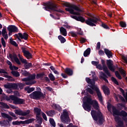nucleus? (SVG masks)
I'll use <instances>...</instances> for the list:
<instances>
[{"mask_svg":"<svg viewBox=\"0 0 127 127\" xmlns=\"http://www.w3.org/2000/svg\"><path fill=\"white\" fill-rule=\"evenodd\" d=\"M22 50L23 53H24V57H26L27 59H31L32 58V55L28 51L26 50V49L25 48L22 47L21 48Z\"/></svg>","mask_w":127,"mask_h":127,"instance_id":"obj_17","label":"nucleus"},{"mask_svg":"<svg viewBox=\"0 0 127 127\" xmlns=\"http://www.w3.org/2000/svg\"><path fill=\"white\" fill-rule=\"evenodd\" d=\"M91 73L93 74V79L91 80L90 78L87 77L86 78V81L88 84L91 85H89V86L92 88V90H95V91H96L100 103L103 104V97H102V94L101 93V92H100V89L98 88V87L96 85H95V81H97L98 77L95 76H96L95 72H92Z\"/></svg>","mask_w":127,"mask_h":127,"instance_id":"obj_3","label":"nucleus"},{"mask_svg":"<svg viewBox=\"0 0 127 127\" xmlns=\"http://www.w3.org/2000/svg\"><path fill=\"white\" fill-rule=\"evenodd\" d=\"M17 88L19 87L21 89H23V87L25 86V84L23 83H19V84H17Z\"/></svg>","mask_w":127,"mask_h":127,"instance_id":"obj_44","label":"nucleus"},{"mask_svg":"<svg viewBox=\"0 0 127 127\" xmlns=\"http://www.w3.org/2000/svg\"><path fill=\"white\" fill-rule=\"evenodd\" d=\"M80 41L81 43H85V42L86 41V39L84 38H80Z\"/></svg>","mask_w":127,"mask_h":127,"instance_id":"obj_54","label":"nucleus"},{"mask_svg":"<svg viewBox=\"0 0 127 127\" xmlns=\"http://www.w3.org/2000/svg\"><path fill=\"white\" fill-rule=\"evenodd\" d=\"M15 114L17 115L18 116H27V115H29L30 113V111L27 110L26 111H22L20 109H16L14 111Z\"/></svg>","mask_w":127,"mask_h":127,"instance_id":"obj_14","label":"nucleus"},{"mask_svg":"<svg viewBox=\"0 0 127 127\" xmlns=\"http://www.w3.org/2000/svg\"><path fill=\"white\" fill-rule=\"evenodd\" d=\"M115 75L118 79L120 80H121L122 79V76H121V74H120V73H119V71H116L115 72Z\"/></svg>","mask_w":127,"mask_h":127,"instance_id":"obj_43","label":"nucleus"},{"mask_svg":"<svg viewBox=\"0 0 127 127\" xmlns=\"http://www.w3.org/2000/svg\"><path fill=\"white\" fill-rule=\"evenodd\" d=\"M47 8L49 9H51V10H53V11H57V9L56 8V7H55L51 3H48Z\"/></svg>","mask_w":127,"mask_h":127,"instance_id":"obj_21","label":"nucleus"},{"mask_svg":"<svg viewBox=\"0 0 127 127\" xmlns=\"http://www.w3.org/2000/svg\"><path fill=\"white\" fill-rule=\"evenodd\" d=\"M87 91L88 92V93H90V94H91V95H93V94H94V91H93V90H92L90 88H88L87 89Z\"/></svg>","mask_w":127,"mask_h":127,"instance_id":"obj_50","label":"nucleus"},{"mask_svg":"<svg viewBox=\"0 0 127 127\" xmlns=\"http://www.w3.org/2000/svg\"><path fill=\"white\" fill-rule=\"evenodd\" d=\"M6 93H7V94H11V93L12 92V89H7L6 91Z\"/></svg>","mask_w":127,"mask_h":127,"instance_id":"obj_59","label":"nucleus"},{"mask_svg":"<svg viewBox=\"0 0 127 127\" xmlns=\"http://www.w3.org/2000/svg\"><path fill=\"white\" fill-rule=\"evenodd\" d=\"M100 48H101V43H100V42H99L97 43L96 49L99 50V49H100Z\"/></svg>","mask_w":127,"mask_h":127,"instance_id":"obj_57","label":"nucleus"},{"mask_svg":"<svg viewBox=\"0 0 127 127\" xmlns=\"http://www.w3.org/2000/svg\"><path fill=\"white\" fill-rule=\"evenodd\" d=\"M1 116H2V118H3V119H8V121L9 122H11V121H12V117H10V116L8 115V114L1 113Z\"/></svg>","mask_w":127,"mask_h":127,"instance_id":"obj_19","label":"nucleus"},{"mask_svg":"<svg viewBox=\"0 0 127 127\" xmlns=\"http://www.w3.org/2000/svg\"><path fill=\"white\" fill-rule=\"evenodd\" d=\"M6 63L7 64H8V65H9V68L10 70H18V67L14 65L12 66V64L10 61H7Z\"/></svg>","mask_w":127,"mask_h":127,"instance_id":"obj_24","label":"nucleus"},{"mask_svg":"<svg viewBox=\"0 0 127 127\" xmlns=\"http://www.w3.org/2000/svg\"><path fill=\"white\" fill-rule=\"evenodd\" d=\"M58 38L59 40H60L61 43H64V42H66V39L61 35L59 36Z\"/></svg>","mask_w":127,"mask_h":127,"instance_id":"obj_35","label":"nucleus"},{"mask_svg":"<svg viewBox=\"0 0 127 127\" xmlns=\"http://www.w3.org/2000/svg\"><path fill=\"white\" fill-rule=\"evenodd\" d=\"M103 66L101 64H98L96 66V68L97 69H99V70H103V71L107 74L108 76L109 77H111V73L108 70V67H107V66L105 65V64L104 63V61H102Z\"/></svg>","mask_w":127,"mask_h":127,"instance_id":"obj_11","label":"nucleus"},{"mask_svg":"<svg viewBox=\"0 0 127 127\" xmlns=\"http://www.w3.org/2000/svg\"><path fill=\"white\" fill-rule=\"evenodd\" d=\"M70 35H71L72 37H77V35H78L77 33L75 32H70Z\"/></svg>","mask_w":127,"mask_h":127,"instance_id":"obj_46","label":"nucleus"},{"mask_svg":"<svg viewBox=\"0 0 127 127\" xmlns=\"http://www.w3.org/2000/svg\"><path fill=\"white\" fill-rule=\"evenodd\" d=\"M99 62H96V61H92L91 62V64L92 65H94V66H97L98 64H99Z\"/></svg>","mask_w":127,"mask_h":127,"instance_id":"obj_52","label":"nucleus"},{"mask_svg":"<svg viewBox=\"0 0 127 127\" xmlns=\"http://www.w3.org/2000/svg\"><path fill=\"white\" fill-rule=\"evenodd\" d=\"M46 90H47V91H52V88L50 87H45Z\"/></svg>","mask_w":127,"mask_h":127,"instance_id":"obj_62","label":"nucleus"},{"mask_svg":"<svg viewBox=\"0 0 127 127\" xmlns=\"http://www.w3.org/2000/svg\"><path fill=\"white\" fill-rule=\"evenodd\" d=\"M102 26L103 27V28H105V29H109V26L105 23L102 24Z\"/></svg>","mask_w":127,"mask_h":127,"instance_id":"obj_53","label":"nucleus"},{"mask_svg":"<svg viewBox=\"0 0 127 127\" xmlns=\"http://www.w3.org/2000/svg\"><path fill=\"white\" fill-rule=\"evenodd\" d=\"M34 90H35V88H34V87L30 88L29 87H26L25 88V90L27 91V93H28L29 94H30L31 92H33Z\"/></svg>","mask_w":127,"mask_h":127,"instance_id":"obj_30","label":"nucleus"},{"mask_svg":"<svg viewBox=\"0 0 127 127\" xmlns=\"http://www.w3.org/2000/svg\"><path fill=\"white\" fill-rule=\"evenodd\" d=\"M61 34L64 36H67V30L63 27H61L60 28Z\"/></svg>","mask_w":127,"mask_h":127,"instance_id":"obj_23","label":"nucleus"},{"mask_svg":"<svg viewBox=\"0 0 127 127\" xmlns=\"http://www.w3.org/2000/svg\"><path fill=\"white\" fill-rule=\"evenodd\" d=\"M91 115L94 121H98L99 120V125L103 124L104 119L103 118V115H102L101 112L98 111L97 112L95 110H92L91 111Z\"/></svg>","mask_w":127,"mask_h":127,"instance_id":"obj_6","label":"nucleus"},{"mask_svg":"<svg viewBox=\"0 0 127 127\" xmlns=\"http://www.w3.org/2000/svg\"><path fill=\"white\" fill-rule=\"evenodd\" d=\"M17 84L16 83H7L4 85L6 89H11L12 90H16L17 89Z\"/></svg>","mask_w":127,"mask_h":127,"instance_id":"obj_16","label":"nucleus"},{"mask_svg":"<svg viewBox=\"0 0 127 127\" xmlns=\"http://www.w3.org/2000/svg\"><path fill=\"white\" fill-rule=\"evenodd\" d=\"M10 43L13 45L14 46H15L16 47H17V44H16V42H15L13 40H12V38L10 39Z\"/></svg>","mask_w":127,"mask_h":127,"instance_id":"obj_41","label":"nucleus"},{"mask_svg":"<svg viewBox=\"0 0 127 127\" xmlns=\"http://www.w3.org/2000/svg\"><path fill=\"white\" fill-rule=\"evenodd\" d=\"M36 75L35 74H32L29 75V77H26L23 78L22 81H23L26 82V85H33V84H35L36 81L34 80L35 79Z\"/></svg>","mask_w":127,"mask_h":127,"instance_id":"obj_8","label":"nucleus"},{"mask_svg":"<svg viewBox=\"0 0 127 127\" xmlns=\"http://www.w3.org/2000/svg\"><path fill=\"white\" fill-rule=\"evenodd\" d=\"M11 74H12L13 76H14L15 77H19V76H20L19 72L15 71H12Z\"/></svg>","mask_w":127,"mask_h":127,"instance_id":"obj_37","label":"nucleus"},{"mask_svg":"<svg viewBox=\"0 0 127 127\" xmlns=\"http://www.w3.org/2000/svg\"><path fill=\"white\" fill-rule=\"evenodd\" d=\"M8 31H12V32H17L18 29L15 26L11 25L7 28Z\"/></svg>","mask_w":127,"mask_h":127,"instance_id":"obj_20","label":"nucleus"},{"mask_svg":"<svg viewBox=\"0 0 127 127\" xmlns=\"http://www.w3.org/2000/svg\"><path fill=\"white\" fill-rule=\"evenodd\" d=\"M36 120L38 124H39L40 125L42 124V118L40 117V115L36 116Z\"/></svg>","mask_w":127,"mask_h":127,"instance_id":"obj_33","label":"nucleus"},{"mask_svg":"<svg viewBox=\"0 0 127 127\" xmlns=\"http://www.w3.org/2000/svg\"><path fill=\"white\" fill-rule=\"evenodd\" d=\"M71 17L78 21H81V22H84V21H85V23L90 26H96L95 23L98 22V21L99 20V19L96 17L88 18L86 20H85V18L82 16L77 17L75 15H71Z\"/></svg>","mask_w":127,"mask_h":127,"instance_id":"obj_4","label":"nucleus"},{"mask_svg":"<svg viewBox=\"0 0 127 127\" xmlns=\"http://www.w3.org/2000/svg\"><path fill=\"white\" fill-rule=\"evenodd\" d=\"M9 114L12 117H13V118H14L15 120H17V117H16V116H15V114H14V113L11 112H9Z\"/></svg>","mask_w":127,"mask_h":127,"instance_id":"obj_45","label":"nucleus"},{"mask_svg":"<svg viewBox=\"0 0 127 127\" xmlns=\"http://www.w3.org/2000/svg\"><path fill=\"white\" fill-rule=\"evenodd\" d=\"M62 77H63L64 79L67 78V74H65V73H62L61 74Z\"/></svg>","mask_w":127,"mask_h":127,"instance_id":"obj_64","label":"nucleus"},{"mask_svg":"<svg viewBox=\"0 0 127 127\" xmlns=\"http://www.w3.org/2000/svg\"><path fill=\"white\" fill-rule=\"evenodd\" d=\"M83 102V104L82 105V107L85 111L91 112L92 106H93V108H94L95 110H99V109H100L99 104H98V102L96 100H92L91 97L87 96L84 97Z\"/></svg>","mask_w":127,"mask_h":127,"instance_id":"obj_1","label":"nucleus"},{"mask_svg":"<svg viewBox=\"0 0 127 127\" xmlns=\"http://www.w3.org/2000/svg\"><path fill=\"white\" fill-rule=\"evenodd\" d=\"M8 124H9V121H8V120H3L0 121V126H1V127H5L7 126Z\"/></svg>","mask_w":127,"mask_h":127,"instance_id":"obj_26","label":"nucleus"},{"mask_svg":"<svg viewBox=\"0 0 127 127\" xmlns=\"http://www.w3.org/2000/svg\"><path fill=\"white\" fill-rule=\"evenodd\" d=\"M34 110L35 113H36V116H40V113H41V109L35 108Z\"/></svg>","mask_w":127,"mask_h":127,"instance_id":"obj_34","label":"nucleus"},{"mask_svg":"<svg viewBox=\"0 0 127 127\" xmlns=\"http://www.w3.org/2000/svg\"><path fill=\"white\" fill-rule=\"evenodd\" d=\"M120 25L121 27H126L127 24L125 22L121 21L120 22Z\"/></svg>","mask_w":127,"mask_h":127,"instance_id":"obj_49","label":"nucleus"},{"mask_svg":"<svg viewBox=\"0 0 127 127\" xmlns=\"http://www.w3.org/2000/svg\"><path fill=\"white\" fill-rule=\"evenodd\" d=\"M17 56L20 60V61H21V63H23V64H24V67L25 68V69H29V68H30V67H31L32 66V64L31 63H27V61H26V60L24 59L23 58V57H22V56H21V55H20V54H18Z\"/></svg>","mask_w":127,"mask_h":127,"instance_id":"obj_10","label":"nucleus"},{"mask_svg":"<svg viewBox=\"0 0 127 127\" xmlns=\"http://www.w3.org/2000/svg\"><path fill=\"white\" fill-rule=\"evenodd\" d=\"M34 120L33 119H29L25 121H20V124H22V125H25V124H31L32 122H33Z\"/></svg>","mask_w":127,"mask_h":127,"instance_id":"obj_27","label":"nucleus"},{"mask_svg":"<svg viewBox=\"0 0 127 127\" xmlns=\"http://www.w3.org/2000/svg\"><path fill=\"white\" fill-rule=\"evenodd\" d=\"M62 122L64 124H69L70 122V119L68 116V112L67 110H64L63 114L61 116Z\"/></svg>","mask_w":127,"mask_h":127,"instance_id":"obj_9","label":"nucleus"},{"mask_svg":"<svg viewBox=\"0 0 127 127\" xmlns=\"http://www.w3.org/2000/svg\"><path fill=\"white\" fill-rule=\"evenodd\" d=\"M90 53H91V49L88 48L85 51H84L83 55L84 57H87L88 55H90Z\"/></svg>","mask_w":127,"mask_h":127,"instance_id":"obj_32","label":"nucleus"},{"mask_svg":"<svg viewBox=\"0 0 127 127\" xmlns=\"http://www.w3.org/2000/svg\"><path fill=\"white\" fill-rule=\"evenodd\" d=\"M42 96H43V93H41L40 91H34L29 95L30 98H31V99H34V100H38L40 99Z\"/></svg>","mask_w":127,"mask_h":127,"instance_id":"obj_12","label":"nucleus"},{"mask_svg":"<svg viewBox=\"0 0 127 127\" xmlns=\"http://www.w3.org/2000/svg\"><path fill=\"white\" fill-rule=\"evenodd\" d=\"M5 78H7V81H14V79L11 76L8 75L7 74L4 75Z\"/></svg>","mask_w":127,"mask_h":127,"instance_id":"obj_38","label":"nucleus"},{"mask_svg":"<svg viewBox=\"0 0 127 127\" xmlns=\"http://www.w3.org/2000/svg\"><path fill=\"white\" fill-rule=\"evenodd\" d=\"M107 64L109 69L112 72H115L116 68L115 67V66L113 65V62L112 60H108L107 61Z\"/></svg>","mask_w":127,"mask_h":127,"instance_id":"obj_18","label":"nucleus"},{"mask_svg":"<svg viewBox=\"0 0 127 127\" xmlns=\"http://www.w3.org/2000/svg\"><path fill=\"white\" fill-rule=\"evenodd\" d=\"M64 27H65V28H67L68 29H70L72 27H71L69 25H64Z\"/></svg>","mask_w":127,"mask_h":127,"instance_id":"obj_63","label":"nucleus"},{"mask_svg":"<svg viewBox=\"0 0 127 127\" xmlns=\"http://www.w3.org/2000/svg\"><path fill=\"white\" fill-rule=\"evenodd\" d=\"M49 122L52 127H56V124L55 123V121H54V120L53 119H50Z\"/></svg>","mask_w":127,"mask_h":127,"instance_id":"obj_36","label":"nucleus"},{"mask_svg":"<svg viewBox=\"0 0 127 127\" xmlns=\"http://www.w3.org/2000/svg\"><path fill=\"white\" fill-rule=\"evenodd\" d=\"M6 100L7 101H10V100L13 101V103L15 105H21L24 104V102H25L24 99L18 98L14 95L9 96V97L6 98Z\"/></svg>","mask_w":127,"mask_h":127,"instance_id":"obj_7","label":"nucleus"},{"mask_svg":"<svg viewBox=\"0 0 127 127\" xmlns=\"http://www.w3.org/2000/svg\"><path fill=\"white\" fill-rule=\"evenodd\" d=\"M47 115H48L49 117H52V112L49 111L47 112Z\"/></svg>","mask_w":127,"mask_h":127,"instance_id":"obj_61","label":"nucleus"},{"mask_svg":"<svg viewBox=\"0 0 127 127\" xmlns=\"http://www.w3.org/2000/svg\"><path fill=\"white\" fill-rule=\"evenodd\" d=\"M1 43L3 47H5L6 44H5V41H4V39L3 38H1Z\"/></svg>","mask_w":127,"mask_h":127,"instance_id":"obj_47","label":"nucleus"},{"mask_svg":"<svg viewBox=\"0 0 127 127\" xmlns=\"http://www.w3.org/2000/svg\"><path fill=\"white\" fill-rule=\"evenodd\" d=\"M104 51L105 52V54H106L108 58H111V57L113 56V54L112 53L111 51L108 49H105Z\"/></svg>","mask_w":127,"mask_h":127,"instance_id":"obj_29","label":"nucleus"},{"mask_svg":"<svg viewBox=\"0 0 127 127\" xmlns=\"http://www.w3.org/2000/svg\"><path fill=\"white\" fill-rule=\"evenodd\" d=\"M111 80L116 84V85H119V82H118V80H117V79L114 77H112Z\"/></svg>","mask_w":127,"mask_h":127,"instance_id":"obj_48","label":"nucleus"},{"mask_svg":"<svg viewBox=\"0 0 127 127\" xmlns=\"http://www.w3.org/2000/svg\"><path fill=\"white\" fill-rule=\"evenodd\" d=\"M65 73L67 74L69 76H72V75H73V70L70 68H66L65 70Z\"/></svg>","mask_w":127,"mask_h":127,"instance_id":"obj_31","label":"nucleus"},{"mask_svg":"<svg viewBox=\"0 0 127 127\" xmlns=\"http://www.w3.org/2000/svg\"><path fill=\"white\" fill-rule=\"evenodd\" d=\"M102 89L105 95H109L110 94V90L109 89V88H108V87L104 85L102 87Z\"/></svg>","mask_w":127,"mask_h":127,"instance_id":"obj_28","label":"nucleus"},{"mask_svg":"<svg viewBox=\"0 0 127 127\" xmlns=\"http://www.w3.org/2000/svg\"><path fill=\"white\" fill-rule=\"evenodd\" d=\"M42 115L44 120H45V121H47V117H46V115L44 114V113H42Z\"/></svg>","mask_w":127,"mask_h":127,"instance_id":"obj_56","label":"nucleus"},{"mask_svg":"<svg viewBox=\"0 0 127 127\" xmlns=\"http://www.w3.org/2000/svg\"><path fill=\"white\" fill-rule=\"evenodd\" d=\"M23 75H24L25 77H27L28 76H29V73L26 71H24L23 73Z\"/></svg>","mask_w":127,"mask_h":127,"instance_id":"obj_55","label":"nucleus"},{"mask_svg":"<svg viewBox=\"0 0 127 127\" xmlns=\"http://www.w3.org/2000/svg\"><path fill=\"white\" fill-rule=\"evenodd\" d=\"M9 56L12 62H16L18 65H20V64H21V63H20L19 59H18V58H17V55H16V54H9Z\"/></svg>","mask_w":127,"mask_h":127,"instance_id":"obj_13","label":"nucleus"},{"mask_svg":"<svg viewBox=\"0 0 127 127\" xmlns=\"http://www.w3.org/2000/svg\"><path fill=\"white\" fill-rule=\"evenodd\" d=\"M100 79H103L105 82L108 83V79H107V75H106V74H105L103 71H101L100 72Z\"/></svg>","mask_w":127,"mask_h":127,"instance_id":"obj_22","label":"nucleus"},{"mask_svg":"<svg viewBox=\"0 0 127 127\" xmlns=\"http://www.w3.org/2000/svg\"><path fill=\"white\" fill-rule=\"evenodd\" d=\"M2 35L3 37L6 40L8 38V36L7 35V32H6V29L3 28L2 30Z\"/></svg>","mask_w":127,"mask_h":127,"instance_id":"obj_25","label":"nucleus"},{"mask_svg":"<svg viewBox=\"0 0 127 127\" xmlns=\"http://www.w3.org/2000/svg\"><path fill=\"white\" fill-rule=\"evenodd\" d=\"M113 112V116L115 117V120L118 123L117 127H124V122L121 121V118L119 116L123 117V120L125 122H127V113L125 111H122L121 112L117 110L116 107H112Z\"/></svg>","mask_w":127,"mask_h":127,"instance_id":"obj_2","label":"nucleus"},{"mask_svg":"<svg viewBox=\"0 0 127 127\" xmlns=\"http://www.w3.org/2000/svg\"><path fill=\"white\" fill-rule=\"evenodd\" d=\"M15 36L18 38L19 40L21 39H24L25 40H27V38H28V35L26 33H24L23 34L19 33L18 34H15Z\"/></svg>","mask_w":127,"mask_h":127,"instance_id":"obj_15","label":"nucleus"},{"mask_svg":"<svg viewBox=\"0 0 127 127\" xmlns=\"http://www.w3.org/2000/svg\"><path fill=\"white\" fill-rule=\"evenodd\" d=\"M12 125L14 126H19V125H20V123L18 121H13L12 122Z\"/></svg>","mask_w":127,"mask_h":127,"instance_id":"obj_51","label":"nucleus"},{"mask_svg":"<svg viewBox=\"0 0 127 127\" xmlns=\"http://www.w3.org/2000/svg\"><path fill=\"white\" fill-rule=\"evenodd\" d=\"M0 105H1V106H2V107L3 108H5V109H9V106H8V105H7V104L3 103V102H0Z\"/></svg>","mask_w":127,"mask_h":127,"instance_id":"obj_39","label":"nucleus"},{"mask_svg":"<svg viewBox=\"0 0 127 127\" xmlns=\"http://www.w3.org/2000/svg\"><path fill=\"white\" fill-rule=\"evenodd\" d=\"M49 78L50 79L51 81H55V76H54L52 73L49 74Z\"/></svg>","mask_w":127,"mask_h":127,"instance_id":"obj_40","label":"nucleus"},{"mask_svg":"<svg viewBox=\"0 0 127 127\" xmlns=\"http://www.w3.org/2000/svg\"><path fill=\"white\" fill-rule=\"evenodd\" d=\"M14 95H15V96H16L17 97H19V92L18 91H14Z\"/></svg>","mask_w":127,"mask_h":127,"instance_id":"obj_60","label":"nucleus"},{"mask_svg":"<svg viewBox=\"0 0 127 127\" xmlns=\"http://www.w3.org/2000/svg\"><path fill=\"white\" fill-rule=\"evenodd\" d=\"M119 72L122 75H123V76H124V77H126V72L124 71V69H123V68H120Z\"/></svg>","mask_w":127,"mask_h":127,"instance_id":"obj_42","label":"nucleus"},{"mask_svg":"<svg viewBox=\"0 0 127 127\" xmlns=\"http://www.w3.org/2000/svg\"><path fill=\"white\" fill-rule=\"evenodd\" d=\"M0 73H3V74H7L6 71L2 69H0Z\"/></svg>","mask_w":127,"mask_h":127,"instance_id":"obj_58","label":"nucleus"},{"mask_svg":"<svg viewBox=\"0 0 127 127\" xmlns=\"http://www.w3.org/2000/svg\"><path fill=\"white\" fill-rule=\"evenodd\" d=\"M65 6H67L65 8L66 11H69L71 14H75V15H80V8L78 6L70 4L69 2L64 3Z\"/></svg>","mask_w":127,"mask_h":127,"instance_id":"obj_5","label":"nucleus"}]
</instances>
